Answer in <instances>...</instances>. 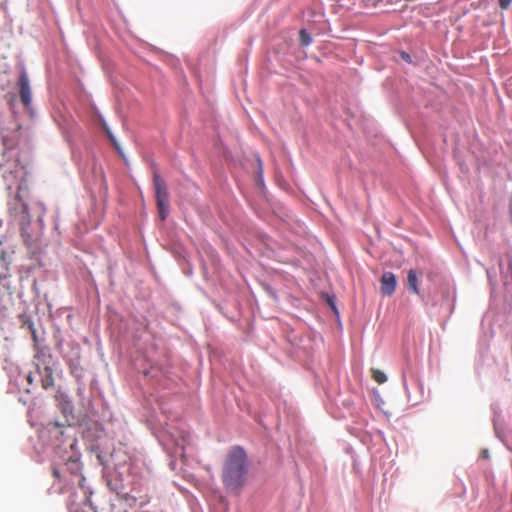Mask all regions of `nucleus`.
<instances>
[{
  "label": "nucleus",
  "instance_id": "obj_8",
  "mask_svg": "<svg viewBox=\"0 0 512 512\" xmlns=\"http://www.w3.org/2000/svg\"><path fill=\"white\" fill-rule=\"evenodd\" d=\"M372 378L379 384H383L387 381L385 373L378 369L372 370Z\"/></svg>",
  "mask_w": 512,
  "mask_h": 512
},
{
  "label": "nucleus",
  "instance_id": "obj_12",
  "mask_svg": "<svg viewBox=\"0 0 512 512\" xmlns=\"http://www.w3.org/2000/svg\"><path fill=\"white\" fill-rule=\"evenodd\" d=\"M29 329L31 331L32 338H33L34 342H37V334H36V330L34 329V324L33 323L29 324Z\"/></svg>",
  "mask_w": 512,
  "mask_h": 512
},
{
  "label": "nucleus",
  "instance_id": "obj_16",
  "mask_svg": "<svg viewBox=\"0 0 512 512\" xmlns=\"http://www.w3.org/2000/svg\"><path fill=\"white\" fill-rule=\"evenodd\" d=\"M53 476L60 479V473L57 468H53Z\"/></svg>",
  "mask_w": 512,
  "mask_h": 512
},
{
  "label": "nucleus",
  "instance_id": "obj_4",
  "mask_svg": "<svg viewBox=\"0 0 512 512\" xmlns=\"http://www.w3.org/2000/svg\"><path fill=\"white\" fill-rule=\"evenodd\" d=\"M18 88L21 102L24 106L28 107L31 104V88L29 79L25 72H22L18 79Z\"/></svg>",
  "mask_w": 512,
  "mask_h": 512
},
{
  "label": "nucleus",
  "instance_id": "obj_6",
  "mask_svg": "<svg viewBox=\"0 0 512 512\" xmlns=\"http://www.w3.org/2000/svg\"><path fill=\"white\" fill-rule=\"evenodd\" d=\"M407 285H408V288L413 293H416V294L419 293V291H418V278H417L416 272L414 270H412V269L409 270L408 275H407Z\"/></svg>",
  "mask_w": 512,
  "mask_h": 512
},
{
  "label": "nucleus",
  "instance_id": "obj_11",
  "mask_svg": "<svg viewBox=\"0 0 512 512\" xmlns=\"http://www.w3.org/2000/svg\"><path fill=\"white\" fill-rule=\"evenodd\" d=\"M498 3L501 9L506 10L512 3V0H499Z\"/></svg>",
  "mask_w": 512,
  "mask_h": 512
},
{
  "label": "nucleus",
  "instance_id": "obj_18",
  "mask_svg": "<svg viewBox=\"0 0 512 512\" xmlns=\"http://www.w3.org/2000/svg\"><path fill=\"white\" fill-rule=\"evenodd\" d=\"M27 380H28V382H29V383H32V381H33V380H32V376H31V375H28Z\"/></svg>",
  "mask_w": 512,
  "mask_h": 512
},
{
  "label": "nucleus",
  "instance_id": "obj_10",
  "mask_svg": "<svg viewBox=\"0 0 512 512\" xmlns=\"http://www.w3.org/2000/svg\"><path fill=\"white\" fill-rule=\"evenodd\" d=\"M494 431H495L496 437L499 440H501L502 442H504V438H505L504 429L500 425V423L497 419H494Z\"/></svg>",
  "mask_w": 512,
  "mask_h": 512
},
{
  "label": "nucleus",
  "instance_id": "obj_7",
  "mask_svg": "<svg viewBox=\"0 0 512 512\" xmlns=\"http://www.w3.org/2000/svg\"><path fill=\"white\" fill-rule=\"evenodd\" d=\"M45 375L41 379V384L44 389H48L54 385V378L51 368H44Z\"/></svg>",
  "mask_w": 512,
  "mask_h": 512
},
{
  "label": "nucleus",
  "instance_id": "obj_5",
  "mask_svg": "<svg viewBox=\"0 0 512 512\" xmlns=\"http://www.w3.org/2000/svg\"><path fill=\"white\" fill-rule=\"evenodd\" d=\"M381 293L391 296L396 288V277L392 272H385L381 276Z\"/></svg>",
  "mask_w": 512,
  "mask_h": 512
},
{
  "label": "nucleus",
  "instance_id": "obj_1",
  "mask_svg": "<svg viewBox=\"0 0 512 512\" xmlns=\"http://www.w3.org/2000/svg\"><path fill=\"white\" fill-rule=\"evenodd\" d=\"M248 472L247 454L240 446L232 447L226 457L222 481L228 490H238L245 482Z\"/></svg>",
  "mask_w": 512,
  "mask_h": 512
},
{
  "label": "nucleus",
  "instance_id": "obj_19",
  "mask_svg": "<svg viewBox=\"0 0 512 512\" xmlns=\"http://www.w3.org/2000/svg\"><path fill=\"white\" fill-rule=\"evenodd\" d=\"M27 208H28V207H27V205H26V204H23V211H24L25 213H27Z\"/></svg>",
  "mask_w": 512,
  "mask_h": 512
},
{
  "label": "nucleus",
  "instance_id": "obj_14",
  "mask_svg": "<svg viewBox=\"0 0 512 512\" xmlns=\"http://www.w3.org/2000/svg\"><path fill=\"white\" fill-rule=\"evenodd\" d=\"M489 456H490V455H489V451H488V449H483V450L481 451V457H482V458L488 459V458H489Z\"/></svg>",
  "mask_w": 512,
  "mask_h": 512
},
{
  "label": "nucleus",
  "instance_id": "obj_17",
  "mask_svg": "<svg viewBox=\"0 0 512 512\" xmlns=\"http://www.w3.org/2000/svg\"><path fill=\"white\" fill-rule=\"evenodd\" d=\"M508 268H509V270L512 272V257H511V258H510V260H509Z\"/></svg>",
  "mask_w": 512,
  "mask_h": 512
},
{
  "label": "nucleus",
  "instance_id": "obj_2",
  "mask_svg": "<svg viewBox=\"0 0 512 512\" xmlns=\"http://www.w3.org/2000/svg\"><path fill=\"white\" fill-rule=\"evenodd\" d=\"M6 150L3 152V162H0V170L3 169L2 177L10 190L13 186L25 180L26 168L19 159L18 152L9 146L6 139L3 140Z\"/></svg>",
  "mask_w": 512,
  "mask_h": 512
},
{
  "label": "nucleus",
  "instance_id": "obj_13",
  "mask_svg": "<svg viewBox=\"0 0 512 512\" xmlns=\"http://www.w3.org/2000/svg\"><path fill=\"white\" fill-rule=\"evenodd\" d=\"M401 57H402L403 60H405L407 62H411V57H410V55L407 52H402L401 53Z\"/></svg>",
  "mask_w": 512,
  "mask_h": 512
},
{
  "label": "nucleus",
  "instance_id": "obj_3",
  "mask_svg": "<svg viewBox=\"0 0 512 512\" xmlns=\"http://www.w3.org/2000/svg\"><path fill=\"white\" fill-rule=\"evenodd\" d=\"M153 185L158 214L160 219L164 221L169 214V193L165 181L160 177L157 171L153 173Z\"/></svg>",
  "mask_w": 512,
  "mask_h": 512
},
{
  "label": "nucleus",
  "instance_id": "obj_9",
  "mask_svg": "<svg viewBox=\"0 0 512 512\" xmlns=\"http://www.w3.org/2000/svg\"><path fill=\"white\" fill-rule=\"evenodd\" d=\"M299 40L302 46H308L312 42L311 36L305 29L300 30Z\"/></svg>",
  "mask_w": 512,
  "mask_h": 512
},
{
  "label": "nucleus",
  "instance_id": "obj_15",
  "mask_svg": "<svg viewBox=\"0 0 512 512\" xmlns=\"http://www.w3.org/2000/svg\"><path fill=\"white\" fill-rule=\"evenodd\" d=\"M382 0H372V4L373 5H376L378 4L379 2H381ZM389 3L393 4V3H396L398 2V0H387Z\"/></svg>",
  "mask_w": 512,
  "mask_h": 512
}]
</instances>
